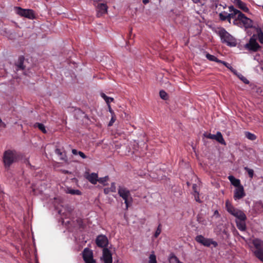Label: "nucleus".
<instances>
[{
    "instance_id": "1",
    "label": "nucleus",
    "mask_w": 263,
    "mask_h": 263,
    "mask_svg": "<svg viewBox=\"0 0 263 263\" xmlns=\"http://www.w3.org/2000/svg\"><path fill=\"white\" fill-rule=\"evenodd\" d=\"M22 158L21 154L16 151L8 149L5 151L3 156L5 168L8 170L13 163L17 162Z\"/></svg>"
},
{
    "instance_id": "2",
    "label": "nucleus",
    "mask_w": 263,
    "mask_h": 263,
    "mask_svg": "<svg viewBox=\"0 0 263 263\" xmlns=\"http://www.w3.org/2000/svg\"><path fill=\"white\" fill-rule=\"evenodd\" d=\"M226 208L227 211L232 215L236 218V220H246L247 216L243 211L235 208L229 200L226 202Z\"/></svg>"
},
{
    "instance_id": "3",
    "label": "nucleus",
    "mask_w": 263,
    "mask_h": 263,
    "mask_svg": "<svg viewBox=\"0 0 263 263\" xmlns=\"http://www.w3.org/2000/svg\"><path fill=\"white\" fill-rule=\"evenodd\" d=\"M118 193L124 201L126 209H127L133 202V198L130 191L124 186H119L118 189Z\"/></svg>"
},
{
    "instance_id": "4",
    "label": "nucleus",
    "mask_w": 263,
    "mask_h": 263,
    "mask_svg": "<svg viewBox=\"0 0 263 263\" xmlns=\"http://www.w3.org/2000/svg\"><path fill=\"white\" fill-rule=\"evenodd\" d=\"M219 35L222 43H226L228 46L230 47H235L236 46V40L224 29L222 28L219 30Z\"/></svg>"
},
{
    "instance_id": "5",
    "label": "nucleus",
    "mask_w": 263,
    "mask_h": 263,
    "mask_svg": "<svg viewBox=\"0 0 263 263\" xmlns=\"http://www.w3.org/2000/svg\"><path fill=\"white\" fill-rule=\"evenodd\" d=\"M252 243L256 249L254 252L255 256L263 262V241L258 238H255L253 240Z\"/></svg>"
},
{
    "instance_id": "6",
    "label": "nucleus",
    "mask_w": 263,
    "mask_h": 263,
    "mask_svg": "<svg viewBox=\"0 0 263 263\" xmlns=\"http://www.w3.org/2000/svg\"><path fill=\"white\" fill-rule=\"evenodd\" d=\"M195 239L197 242L205 247H209L212 245H213L214 247L218 246V243L216 241L213 240V239L211 238H205L201 235H197Z\"/></svg>"
},
{
    "instance_id": "7",
    "label": "nucleus",
    "mask_w": 263,
    "mask_h": 263,
    "mask_svg": "<svg viewBox=\"0 0 263 263\" xmlns=\"http://www.w3.org/2000/svg\"><path fill=\"white\" fill-rule=\"evenodd\" d=\"M256 40V35L253 34L250 39L249 42L246 44L245 48L250 51H257L261 47L258 44Z\"/></svg>"
},
{
    "instance_id": "8",
    "label": "nucleus",
    "mask_w": 263,
    "mask_h": 263,
    "mask_svg": "<svg viewBox=\"0 0 263 263\" xmlns=\"http://www.w3.org/2000/svg\"><path fill=\"white\" fill-rule=\"evenodd\" d=\"M16 13L21 16L33 20L35 18L34 11L31 9H25L21 7H16Z\"/></svg>"
},
{
    "instance_id": "9",
    "label": "nucleus",
    "mask_w": 263,
    "mask_h": 263,
    "mask_svg": "<svg viewBox=\"0 0 263 263\" xmlns=\"http://www.w3.org/2000/svg\"><path fill=\"white\" fill-rule=\"evenodd\" d=\"M82 257L85 263H96L92 251L88 248H85L83 251Z\"/></svg>"
},
{
    "instance_id": "10",
    "label": "nucleus",
    "mask_w": 263,
    "mask_h": 263,
    "mask_svg": "<svg viewBox=\"0 0 263 263\" xmlns=\"http://www.w3.org/2000/svg\"><path fill=\"white\" fill-rule=\"evenodd\" d=\"M237 23L242 25L246 28H251L253 27V23L252 20L247 17L243 13H241L238 20Z\"/></svg>"
},
{
    "instance_id": "11",
    "label": "nucleus",
    "mask_w": 263,
    "mask_h": 263,
    "mask_svg": "<svg viewBox=\"0 0 263 263\" xmlns=\"http://www.w3.org/2000/svg\"><path fill=\"white\" fill-rule=\"evenodd\" d=\"M229 10L230 13L229 14V16L230 18H235L234 23L237 24L238 20L239 19V17L241 13H242L240 11L235 9L233 6H230L229 7Z\"/></svg>"
},
{
    "instance_id": "12",
    "label": "nucleus",
    "mask_w": 263,
    "mask_h": 263,
    "mask_svg": "<svg viewBox=\"0 0 263 263\" xmlns=\"http://www.w3.org/2000/svg\"><path fill=\"white\" fill-rule=\"evenodd\" d=\"M96 242L98 247L104 248L108 245V241L106 236L100 235L97 237Z\"/></svg>"
},
{
    "instance_id": "13",
    "label": "nucleus",
    "mask_w": 263,
    "mask_h": 263,
    "mask_svg": "<svg viewBox=\"0 0 263 263\" xmlns=\"http://www.w3.org/2000/svg\"><path fill=\"white\" fill-rule=\"evenodd\" d=\"M102 259L104 263H112V254L107 248H104L103 250Z\"/></svg>"
},
{
    "instance_id": "14",
    "label": "nucleus",
    "mask_w": 263,
    "mask_h": 263,
    "mask_svg": "<svg viewBox=\"0 0 263 263\" xmlns=\"http://www.w3.org/2000/svg\"><path fill=\"white\" fill-rule=\"evenodd\" d=\"M108 7L106 4L99 3L97 6V16L98 17L105 14L107 12Z\"/></svg>"
},
{
    "instance_id": "15",
    "label": "nucleus",
    "mask_w": 263,
    "mask_h": 263,
    "mask_svg": "<svg viewBox=\"0 0 263 263\" xmlns=\"http://www.w3.org/2000/svg\"><path fill=\"white\" fill-rule=\"evenodd\" d=\"M85 177L92 184H96L98 180V174L95 173H92L90 174L89 173H86L85 174Z\"/></svg>"
},
{
    "instance_id": "16",
    "label": "nucleus",
    "mask_w": 263,
    "mask_h": 263,
    "mask_svg": "<svg viewBox=\"0 0 263 263\" xmlns=\"http://www.w3.org/2000/svg\"><path fill=\"white\" fill-rule=\"evenodd\" d=\"M246 195L243 186L236 187L234 192V198L235 200L242 198Z\"/></svg>"
},
{
    "instance_id": "17",
    "label": "nucleus",
    "mask_w": 263,
    "mask_h": 263,
    "mask_svg": "<svg viewBox=\"0 0 263 263\" xmlns=\"http://www.w3.org/2000/svg\"><path fill=\"white\" fill-rule=\"evenodd\" d=\"M234 3L238 8L242 10L243 12H248L249 11V9L247 7L246 4L241 0H234Z\"/></svg>"
},
{
    "instance_id": "18",
    "label": "nucleus",
    "mask_w": 263,
    "mask_h": 263,
    "mask_svg": "<svg viewBox=\"0 0 263 263\" xmlns=\"http://www.w3.org/2000/svg\"><path fill=\"white\" fill-rule=\"evenodd\" d=\"M24 60L25 58L24 56L21 55L19 57L17 62L15 63L16 70H24L25 69V66L24 65Z\"/></svg>"
},
{
    "instance_id": "19",
    "label": "nucleus",
    "mask_w": 263,
    "mask_h": 263,
    "mask_svg": "<svg viewBox=\"0 0 263 263\" xmlns=\"http://www.w3.org/2000/svg\"><path fill=\"white\" fill-rule=\"evenodd\" d=\"M236 226L241 231H245L246 230V220H236Z\"/></svg>"
},
{
    "instance_id": "20",
    "label": "nucleus",
    "mask_w": 263,
    "mask_h": 263,
    "mask_svg": "<svg viewBox=\"0 0 263 263\" xmlns=\"http://www.w3.org/2000/svg\"><path fill=\"white\" fill-rule=\"evenodd\" d=\"M229 180L230 181L231 183L235 187H238L239 186H242L240 184V180L235 178L233 176H229L228 177Z\"/></svg>"
},
{
    "instance_id": "21",
    "label": "nucleus",
    "mask_w": 263,
    "mask_h": 263,
    "mask_svg": "<svg viewBox=\"0 0 263 263\" xmlns=\"http://www.w3.org/2000/svg\"><path fill=\"white\" fill-rule=\"evenodd\" d=\"M231 71L234 74L236 75L237 76V77L240 80H241L245 84H248L249 83V81L246 77H245L242 74H241V73H238L236 70L232 69Z\"/></svg>"
},
{
    "instance_id": "22",
    "label": "nucleus",
    "mask_w": 263,
    "mask_h": 263,
    "mask_svg": "<svg viewBox=\"0 0 263 263\" xmlns=\"http://www.w3.org/2000/svg\"><path fill=\"white\" fill-rule=\"evenodd\" d=\"M215 139L217 141L222 144H226L225 141L223 138L222 135L220 132H217L216 134L215 135Z\"/></svg>"
},
{
    "instance_id": "23",
    "label": "nucleus",
    "mask_w": 263,
    "mask_h": 263,
    "mask_svg": "<svg viewBox=\"0 0 263 263\" xmlns=\"http://www.w3.org/2000/svg\"><path fill=\"white\" fill-rule=\"evenodd\" d=\"M219 15V17L221 20H222V21L228 20L229 22H230L231 18H230V16H229V14L227 12L223 11L222 12L220 13Z\"/></svg>"
},
{
    "instance_id": "24",
    "label": "nucleus",
    "mask_w": 263,
    "mask_h": 263,
    "mask_svg": "<svg viewBox=\"0 0 263 263\" xmlns=\"http://www.w3.org/2000/svg\"><path fill=\"white\" fill-rule=\"evenodd\" d=\"M257 32V39L261 44H263V32L260 28H258L256 30Z\"/></svg>"
},
{
    "instance_id": "25",
    "label": "nucleus",
    "mask_w": 263,
    "mask_h": 263,
    "mask_svg": "<svg viewBox=\"0 0 263 263\" xmlns=\"http://www.w3.org/2000/svg\"><path fill=\"white\" fill-rule=\"evenodd\" d=\"M206 58L211 61H215L217 63L221 62V60L218 59L214 55H211L209 53H206L205 55Z\"/></svg>"
},
{
    "instance_id": "26",
    "label": "nucleus",
    "mask_w": 263,
    "mask_h": 263,
    "mask_svg": "<svg viewBox=\"0 0 263 263\" xmlns=\"http://www.w3.org/2000/svg\"><path fill=\"white\" fill-rule=\"evenodd\" d=\"M34 127H37L41 131H42L44 134L47 133L45 127L42 123H35L34 125Z\"/></svg>"
},
{
    "instance_id": "27",
    "label": "nucleus",
    "mask_w": 263,
    "mask_h": 263,
    "mask_svg": "<svg viewBox=\"0 0 263 263\" xmlns=\"http://www.w3.org/2000/svg\"><path fill=\"white\" fill-rule=\"evenodd\" d=\"M101 96L103 99H104L107 105L110 104V103L114 101V98L107 96L104 93H101Z\"/></svg>"
},
{
    "instance_id": "28",
    "label": "nucleus",
    "mask_w": 263,
    "mask_h": 263,
    "mask_svg": "<svg viewBox=\"0 0 263 263\" xmlns=\"http://www.w3.org/2000/svg\"><path fill=\"white\" fill-rule=\"evenodd\" d=\"M255 210L258 213H261L263 212V204L260 202H257L255 205Z\"/></svg>"
},
{
    "instance_id": "29",
    "label": "nucleus",
    "mask_w": 263,
    "mask_h": 263,
    "mask_svg": "<svg viewBox=\"0 0 263 263\" xmlns=\"http://www.w3.org/2000/svg\"><path fill=\"white\" fill-rule=\"evenodd\" d=\"M245 136L248 139L251 140H254L256 139V136L254 134L249 132H246L245 133Z\"/></svg>"
},
{
    "instance_id": "30",
    "label": "nucleus",
    "mask_w": 263,
    "mask_h": 263,
    "mask_svg": "<svg viewBox=\"0 0 263 263\" xmlns=\"http://www.w3.org/2000/svg\"><path fill=\"white\" fill-rule=\"evenodd\" d=\"M55 153L58 156H60L61 159L64 160L65 159V155L64 154L59 148H56L55 150Z\"/></svg>"
},
{
    "instance_id": "31",
    "label": "nucleus",
    "mask_w": 263,
    "mask_h": 263,
    "mask_svg": "<svg viewBox=\"0 0 263 263\" xmlns=\"http://www.w3.org/2000/svg\"><path fill=\"white\" fill-rule=\"evenodd\" d=\"M108 176H106L102 178H98V182H99L100 183L102 184L103 185H105V182H107L108 180Z\"/></svg>"
},
{
    "instance_id": "32",
    "label": "nucleus",
    "mask_w": 263,
    "mask_h": 263,
    "mask_svg": "<svg viewBox=\"0 0 263 263\" xmlns=\"http://www.w3.org/2000/svg\"><path fill=\"white\" fill-rule=\"evenodd\" d=\"M148 263H157L156 256L154 254H152L149 255Z\"/></svg>"
},
{
    "instance_id": "33",
    "label": "nucleus",
    "mask_w": 263,
    "mask_h": 263,
    "mask_svg": "<svg viewBox=\"0 0 263 263\" xmlns=\"http://www.w3.org/2000/svg\"><path fill=\"white\" fill-rule=\"evenodd\" d=\"M244 170L248 173L249 176L252 178L254 175V171L248 167H245Z\"/></svg>"
},
{
    "instance_id": "34",
    "label": "nucleus",
    "mask_w": 263,
    "mask_h": 263,
    "mask_svg": "<svg viewBox=\"0 0 263 263\" xmlns=\"http://www.w3.org/2000/svg\"><path fill=\"white\" fill-rule=\"evenodd\" d=\"M68 193L71 195H80L82 194L80 190H73V189L69 190Z\"/></svg>"
},
{
    "instance_id": "35",
    "label": "nucleus",
    "mask_w": 263,
    "mask_h": 263,
    "mask_svg": "<svg viewBox=\"0 0 263 263\" xmlns=\"http://www.w3.org/2000/svg\"><path fill=\"white\" fill-rule=\"evenodd\" d=\"M159 95L161 99L163 100H166L167 99V94L164 90H160L159 92Z\"/></svg>"
},
{
    "instance_id": "36",
    "label": "nucleus",
    "mask_w": 263,
    "mask_h": 263,
    "mask_svg": "<svg viewBox=\"0 0 263 263\" xmlns=\"http://www.w3.org/2000/svg\"><path fill=\"white\" fill-rule=\"evenodd\" d=\"M161 232V224L160 223L154 234V237L157 238Z\"/></svg>"
},
{
    "instance_id": "37",
    "label": "nucleus",
    "mask_w": 263,
    "mask_h": 263,
    "mask_svg": "<svg viewBox=\"0 0 263 263\" xmlns=\"http://www.w3.org/2000/svg\"><path fill=\"white\" fill-rule=\"evenodd\" d=\"M116 120V117L115 114L111 115V118L108 123V126H112V124H114V123L115 122Z\"/></svg>"
},
{
    "instance_id": "38",
    "label": "nucleus",
    "mask_w": 263,
    "mask_h": 263,
    "mask_svg": "<svg viewBox=\"0 0 263 263\" xmlns=\"http://www.w3.org/2000/svg\"><path fill=\"white\" fill-rule=\"evenodd\" d=\"M219 63H221L223 65H224L227 68H228V69H230L231 70L232 69H234L230 65V64L225 61H221V62H219Z\"/></svg>"
},
{
    "instance_id": "39",
    "label": "nucleus",
    "mask_w": 263,
    "mask_h": 263,
    "mask_svg": "<svg viewBox=\"0 0 263 263\" xmlns=\"http://www.w3.org/2000/svg\"><path fill=\"white\" fill-rule=\"evenodd\" d=\"M110 191H111V192H116V185H115V182H112L111 183V185H110V187H109Z\"/></svg>"
},
{
    "instance_id": "40",
    "label": "nucleus",
    "mask_w": 263,
    "mask_h": 263,
    "mask_svg": "<svg viewBox=\"0 0 263 263\" xmlns=\"http://www.w3.org/2000/svg\"><path fill=\"white\" fill-rule=\"evenodd\" d=\"M215 135L211 134H204V137L210 139H215Z\"/></svg>"
},
{
    "instance_id": "41",
    "label": "nucleus",
    "mask_w": 263,
    "mask_h": 263,
    "mask_svg": "<svg viewBox=\"0 0 263 263\" xmlns=\"http://www.w3.org/2000/svg\"><path fill=\"white\" fill-rule=\"evenodd\" d=\"M195 200L199 203H201V201L199 198V193H195L194 194Z\"/></svg>"
},
{
    "instance_id": "42",
    "label": "nucleus",
    "mask_w": 263,
    "mask_h": 263,
    "mask_svg": "<svg viewBox=\"0 0 263 263\" xmlns=\"http://www.w3.org/2000/svg\"><path fill=\"white\" fill-rule=\"evenodd\" d=\"M78 155H79V156L80 157H81L83 159H85L87 157L85 155V154L84 153H83L82 152H81V151H79L78 152Z\"/></svg>"
},
{
    "instance_id": "43",
    "label": "nucleus",
    "mask_w": 263,
    "mask_h": 263,
    "mask_svg": "<svg viewBox=\"0 0 263 263\" xmlns=\"http://www.w3.org/2000/svg\"><path fill=\"white\" fill-rule=\"evenodd\" d=\"M107 105H108V110L110 112V114L111 115L115 114L114 111L112 110V109L111 108L110 105V104H108Z\"/></svg>"
},
{
    "instance_id": "44",
    "label": "nucleus",
    "mask_w": 263,
    "mask_h": 263,
    "mask_svg": "<svg viewBox=\"0 0 263 263\" xmlns=\"http://www.w3.org/2000/svg\"><path fill=\"white\" fill-rule=\"evenodd\" d=\"M109 192H111L109 187L105 188L104 189V193L105 194H108Z\"/></svg>"
},
{
    "instance_id": "45",
    "label": "nucleus",
    "mask_w": 263,
    "mask_h": 263,
    "mask_svg": "<svg viewBox=\"0 0 263 263\" xmlns=\"http://www.w3.org/2000/svg\"><path fill=\"white\" fill-rule=\"evenodd\" d=\"M193 190L194 192L195 193H198L197 191V185L195 184H194L193 185Z\"/></svg>"
},
{
    "instance_id": "46",
    "label": "nucleus",
    "mask_w": 263,
    "mask_h": 263,
    "mask_svg": "<svg viewBox=\"0 0 263 263\" xmlns=\"http://www.w3.org/2000/svg\"><path fill=\"white\" fill-rule=\"evenodd\" d=\"M193 1L195 3H200L201 4H202L204 0H193Z\"/></svg>"
},
{
    "instance_id": "47",
    "label": "nucleus",
    "mask_w": 263,
    "mask_h": 263,
    "mask_svg": "<svg viewBox=\"0 0 263 263\" xmlns=\"http://www.w3.org/2000/svg\"><path fill=\"white\" fill-rule=\"evenodd\" d=\"M78 152H79L77 149H72V153L73 155H78Z\"/></svg>"
},
{
    "instance_id": "48",
    "label": "nucleus",
    "mask_w": 263,
    "mask_h": 263,
    "mask_svg": "<svg viewBox=\"0 0 263 263\" xmlns=\"http://www.w3.org/2000/svg\"><path fill=\"white\" fill-rule=\"evenodd\" d=\"M149 0H143V3L145 5L149 3Z\"/></svg>"
},
{
    "instance_id": "49",
    "label": "nucleus",
    "mask_w": 263,
    "mask_h": 263,
    "mask_svg": "<svg viewBox=\"0 0 263 263\" xmlns=\"http://www.w3.org/2000/svg\"><path fill=\"white\" fill-rule=\"evenodd\" d=\"M214 215H217L218 216H219V213H218V211H217V210H216V211H215L214 212Z\"/></svg>"
}]
</instances>
